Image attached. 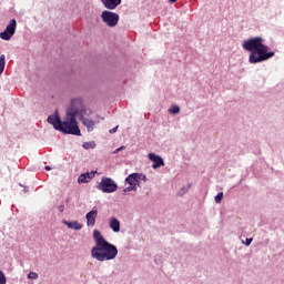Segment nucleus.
I'll use <instances>...</instances> for the list:
<instances>
[{
  "instance_id": "nucleus-1",
  "label": "nucleus",
  "mask_w": 284,
  "mask_h": 284,
  "mask_svg": "<svg viewBox=\"0 0 284 284\" xmlns=\"http://www.w3.org/2000/svg\"><path fill=\"white\" fill-rule=\"evenodd\" d=\"M242 48L248 55V63L256 64L270 61L274 57V51H270V47L265 44L263 37H253L242 42Z\"/></svg>"
},
{
  "instance_id": "nucleus-2",
  "label": "nucleus",
  "mask_w": 284,
  "mask_h": 284,
  "mask_svg": "<svg viewBox=\"0 0 284 284\" xmlns=\"http://www.w3.org/2000/svg\"><path fill=\"white\" fill-rule=\"evenodd\" d=\"M93 241L95 245L91 248V256L94 261L105 263V261H114L119 256L116 245L108 242L101 231L93 230Z\"/></svg>"
},
{
  "instance_id": "nucleus-3",
  "label": "nucleus",
  "mask_w": 284,
  "mask_h": 284,
  "mask_svg": "<svg viewBox=\"0 0 284 284\" xmlns=\"http://www.w3.org/2000/svg\"><path fill=\"white\" fill-rule=\"evenodd\" d=\"M48 123L53 125L54 130L62 132L63 134H73L74 136H81V129H79V123H77V111L74 113H68L64 121H61L59 116V111L54 114L48 116Z\"/></svg>"
},
{
  "instance_id": "nucleus-4",
  "label": "nucleus",
  "mask_w": 284,
  "mask_h": 284,
  "mask_svg": "<svg viewBox=\"0 0 284 284\" xmlns=\"http://www.w3.org/2000/svg\"><path fill=\"white\" fill-rule=\"evenodd\" d=\"M69 114H74L75 116H81L82 114H87L88 116H91L92 110L83 108V100L81 98H75L71 100V109L67 111Z\"/></svg>"
},
{
  "instance_id": "nucleus-5",
  "label": "nucleus",
  "mask_w": 284,
  "mask_h": 284,
  "mask_svg": "<svg viewBox=\"0 0 284 284\" xmlns=\"http://www.w3.org/2000/svg\"><path fill=\"white\" fill-rule=\"evenodd\" d=\"M97 190H100V192H103L104 194H113V192L119 190V184L111 178H102L97 185Z\"/></svg>"
},
{
  "instance_id": "nucleus-6",
  "label": "nucleus",
  "mask_w": 284,
  "mask_h": 284,
  "mask_svg": "<svg viewBox=\"0 0 284 284\" xmlns=\"http://www.w3.org/2000/svg\"><path fill=\"white\" fill-rule=\"evenodd\" d=\"M101 19L109 28H115L119 24V14L112 11H103L101 13Z\"/></svg>"
},
{
  "instance_id": "nucleus-7",
  "label": "nucleus",
  "mask_w": 284,
  "mask_h": 284,
  "mask_svg": "<svg viewBox=\"0 0 284 284\" xmlns=\"http://www.w3.org/2000/svg\"><path fill=\"white\" fill-rule=\"evenodd\" d=\"M141 181L148 183V176H145L143 173H131L128 175V178H125L124 183L126 185L136 187L138 185H141Z\"/></svg>"
},
{
  "instance_id": "nucleus-8",
  "label": "nucleus",
  "mask_w": 284,
  "mask_h": 284,
  "mask_svg": "<svg viewBox=\"0 0 284 284\" xmlns=\"http://www.w3.org/2000/svg\"><path fill=\"white\" fill-rule=\"evenodd\" d=\"M17 31V20L12 19L9 21V24L4 29L3 32L0 33V39L3 41H10L12 37H14V32Z\"/></svg>"
},
{
  "instance_id": "nucleus-9",
  "label": "nucleus",
  "mask_w": 284,
  "mask_h": 284,
  "mask_svg": "<svg viewBox=\"0 0 284 284\" xmlns=\"http://www.w3.org/2000/svg\"><path fill=\"white\" fill-rule=\"evenodd\" d=\"M97 216H99V210L97 206H94L90 212L85 214L88 227H94V225H97Z\"/></svg>"
},
{
  "instance_id": "nucleus-10",
  "label": "nucleus",
  "mask_w": 284,
  "mask_h": 284,
  "mask_svg": "<svg viewBox=\"0 0 284 284\" xmlns=\"http://www.w3.org/2000/svg\"><path fill=\"white\" fill-rule=\"evenodd\" d=\"M150 161H152V169L159 170V168H163L165 165V162L163 161V158L160 155H156L155 153H149L148 154Z\"/></svg>"
},
{
  "instance_id": "nucleus-11",
  "label": "nucleus",
  "mask_w": 284,
  "mask_h": 284,
  "mask_svg": "<svg viewBox=\"0 0 284 284\" xmlns=\"http://www.w3.org/2000/svg\"><path fill=\"white\" fill-rule=\"evenodd\" d=\"M88 113H82L78 119L82 122V124L87 128L88 132H92L94 130V122L90 120Z\"/></svg>"
},
{
  "instance_id": "nucleus-12",
  "label": "nucleus",
  "mask_w": 284,
  "mask_h": 284,
  "mask_svg": "<svg viewBox=\"0 0 284 284\" xmlns=\"http://www.w3.org/2000/svg\"><path fill=\"white\" fill-rule=\"evenodd\" d=\"M100 1L106 10H116V8H119V4L121 3V0H100Z\"/></svg>"
},
{
  "instance_id": "nucleus-13",
  "label": "nucleus",
  "mask_w": 284,
  "mask_h": 284,
  "mask_svg": "<svg viewBox=\"0 0 284 284\" xmlns=\"http://www.w3.org/2000/svg\"><path fill=\"white\" fill-rule=\"evenodd\" d=\"M109 227L112 230V232L119 233L121 232V222L116 217H110Z\"/></svg>"
},
{
  "instance_id": "nucleus-14",
  "label": "nucleus",
  "mask_w": 284,
  "mask_h": 284,
  "mask_svg": "<svg viewBox=\"0 0 284 284\" xmlns=\"http://www.w3.org/2000/svg\"><path fill=\"white\" fill-rule=\"evenodd\" d=\"M62 223H63V225H67V227H69V230L79 231V230L83 229V225H81V223H79V221L70 222V221L63 220Z\"/></svg>"
},
{
  "instance_id": "nucleus-15",
  "label": "nucleus",
  "mask_w": 284,
  "mask_h": 284,
  "mask_svg": "<svg viewBox=\"0 0 284 284\" xmlns=\"http://www.w3.org/2000/svg\"><path fill=\"white\" fill-rule=\"evenodd\" d=\"M78 183H80V184H82V183H90V173H82L78 178Z\"/></svg>"
},
{
  "instance_id": "nucleus-16",
  "label": "nucleus",
  "mask_w": 284,
  "mask_h": 284,
  "mask_svg": "<svg viewBox=\"0 0 284 284\" xmlns=\"http://www.w3.org/2000/svg\"><path fill=\"white\" fill-rule=\"evenodd\" d=\"M190 187H192V184L181 187L178 192V196H184V194H187V192H190Z\"/></svg>"
},
{
  "instance_id": "nucleus-17",
  "label": "nucleus",
  "mask_w": 284,
  "mask_h": 284,
  "mask_svg": "<svg viewBox=\"0 0 284 284\" xmlns=\"http://www.w3.org/2000/svg\"><path fill=\"white\" fill-rule=\"evenodd\" d=\"M3 70H6V55H0V77L3 74Z\"/></svg>"
},
{
  "instance_id": "nucleus-18",
  "label": "nucleus",
  "mask_w": 284,
  "mask_h": 284,
  "mask_svg": "<svg viewBox=\"0 0 284 284\" xmlns=\"http://www.w3.org/2000/svg\"><path fill=\"white\" fill-rule=\"evenodd\" d=\"M179 112H181V106L176 104L169 108V114H179Z\"/></svg>"
},
{
  "instance_id": "nucleus-19",
  "label": "nucleus",
  "mask_w": 284,
  "mask_h": 284,
  "mask_svg": "<svg viewBox=\"0 0 284 284\" xmlns=\"http://www.w3.org/2000/svg\"><path fill=\"white\" fill-rule=\"evenodd\" d=\"M82 148H84V150H94V148H97V144L94 142H84Z\"/></svg>"
},
{
  "instance_id": "nucleus-20",
  "label": "nucleus",
  "mask_w": 284,
  "mask_h": 284,
  "mask_svg": "<svg viewBox=\"0 0 284 284\" xmlns=\"http://www.w3.org/2000/svg\"><path fill=\"white\" fill-rule=\"evenodd\" d=\"M138 187L136 186H132L129 184V186H126L125 189H123V193L128 194V192H136Z\"/></svg>"
},
{
  "instance_id": "nucleus-21",
  "label": "nucleus",
  "mask_w": 284,
  "mask_h": 284,
  "mask_svg": "<svg viewBox=\"0 0 284 284\" xmlns=\"http://www.w3.org/2000/svg\"><path fill=\"white\" fill-rule=\"evenodd\" d=\"M28 278H30L31 281H37V278H39V274L37 272H30L28 274Z\"/></svg>"
},
{
  "instance_id": "nucleus-22",
  "label": "nucleus",
  "mask_w": 284,
  "mask_h": 284,
  "mask_svg": "<svg viewBox=\"0 0 284 284\" xmlns=\"http://www.w3.org/2000/svg\"><path fill=\"white\" fill-rule=\"evenodd\" d=\"M254 241V239L252 237H246L245 241H242L243 245H246V247H250V245H252V242Z\"/></svg>"
},
{
  "instance_id": "nucleus-23",
  "label": "nucleus",
  "mask_w": 284,
  "mask_h": 284,
  "mask_svg": "<svg viewBox=\"0 0 284 284\" xmlns=\"http://www.w3.org/2000/svg\"><path fill=\"white\" fill-rule=\"evenodd\" d=\"M215 203H221L223 201V192L217 193V195L214 197Z\"/></svg>"
},
{
  "instance_id": "nucleus-24",
  "label": "nucleus",
  "mask_w": 284,
  "mask_h": 284,
  "mask_svg": "<svg viewBox=\"0 0 284 284\" xmlns=\"http://www.w3.org/2000/svg\"><path fill=\"white\" fill-rule=\"evenodd\" d=\"M6 274L3 271H0V284H6L7 283Z\"/></svg>"
},
{
  "instance_id": "nucleus-25",
  "label": "nucleus",
  "mask_w": 284,
  "mask_h": 284,
  "mask_svg": "<svg viewBox=\"0 0 284 284\" xmlns=\"http://www.w3.org/2000/svg\"><path fill=\"white\" fill-rule=\"evenodd\" d=\"M95 175H97V171H91L89 173V181H92V179H94Z\"/></svg>"
},
{
  "instance_id": "nucleus-26",
  "label": "nucleus",
  "mask_w": 284,
  "mask_h": 284,
  "mask_svg": "<svg viewBox=\"0 0 284 284\" xmlns=\"http://www.w3.org/2000/svg\"><path fill=\"white\" fill-rule=\"evenodd\" d=\"M121 150H125V146H120V148H118L114 152H113V154H119V152H121Z\"/></svg>"
},
{
  "instance_id": "nucleus-27",
  "label": "nucleus",
  "mask_w": 284,
  "mask_h": 284,
  "mask_svg": "<svg viewBox=\"0 0 284 284\" xmlns=\"http://www.w3.org/2000/svg\"><path fill=\"white\" fill-rule=\"evenodd\" d=\"M58 211L59 212H64L65 211V206L64 205H59L58 206Z\"/></svg>"
},
{
  "instance_id": "nucleus-28",
  "label": "nucleus",
  "mask_w": 284,
  "mask_h": 284,
  "mask_svg": "<svg viewBox=\"0 0 284 284\" xmlns=\"http://www.w3.org/2000/svg\"><path fill=\"white\" fill-rule=\"evenodd\" d=\"M116 130H119V126L111 129L109 132H110V134H114L116 132Z\"/></svg>"
},
{
  "instance_id": "nucleus-29",
  "label": "nucleus",
  "mask_w": 284,
  "mask_h": 284,
  "mask_svg": "<svg viewBox=\"0 0 284 284\" xmlns=\"http://www.w3.org/2000/svg\"><path fill=\"white\" fill-rule=\"evenodd\" d=\"M44 170H47L48 172H50V170H52L51 166H45Z\"/></svg>"
},
{
  "instance_id": "nucleus-30",
  "label": "nucleus",
  "mask_w": 284,
  "mask_h": 284,
  "mask_svg": "<svg viewBox=\"0 0 284 284\" xmlns=\"http://www.w3.org/2000/svg\"><path fill=\"white\" fill-rule=\"evenodd\" d=\"M23 192H26V193L29 192L28 186H24Z\"/></svg>"
},
{
  "instance_id": "nucleus-31",
  "label": "nucleus",
  "mask_w": 284,
  "mask_h": 284,
  "mask_svg": "<svg viewBox=\"0 0 284 284\" xmlns=\"http://www.w3.org/2000/svg\"><path fill=\"white\" fill-rule=\"evenodd\" d=\"M170 3H176V0H169Z\"/></svg>"
}]
</instances>
